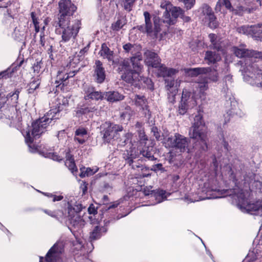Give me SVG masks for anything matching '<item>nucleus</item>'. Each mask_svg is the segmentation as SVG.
I'll use <instances>...</instances> for the list:
<instances>
[{"instance_id":"1","label":"nucleus","mask_w":262,"mask_h":262,"mask_svg":"<svg viewBox=\"0 0 262 262\" xmlns=\"http://www.w3.org/2000/svg\"><path fill=\"white\" fill-rule=\"evenodd\" d=\"M56 119L55 116L52 115V111H50L47 115L33 122L31 129L27 132L25 136L26 142L28 143H32L34 139L39 138L40 136L46 131L51 121Z\"/></svg>"},{"instance_id":"2","label":"nucleus","mask_w":262,"mask_h":262,"mask_svg":"<svg viewBox=\"0 0 262 262\" xmlns=\"http://www.w3.org/2000/svg\"><path fill=\"white\" fill-rule=\"evenodd\" d=\"M189 135L190 138L197 140L200 143V148L206 150L208 148L207 131L205 126L202 116L196 115L194 119V123L190 128Z\"/></svg>"},{"instance_id":"3","label":"nucleus","mask_w":262,"mask_h":262,"mask_svg":"<svg viewBox=\"0 0 262 262\" xmlns=\"http://www.w3.org/2000/svg\"><path fill=\"white\" fill-rule=\"evenodd\" d=\"M58 25L62 29L60 42H67L75 39L80 28L81 22L78 19L72 21L61 20L58 21Z\"/></svg>"},{"instance_id":"4","label":"nucleus","mask_w":262,"mask_h":262,"mask_svg":"<svg viewBox=\"0 0 262 262\" xmlns=\"http://www.w3.org/2000/svg\"><path fill=\"white\" fill-rule=\"evenodd\" d=\"M145 19V25H142L137 26V29L142 33H146L147 34L153 38L161 39L162 37V34L160 33L161 29L159 24L160 19L159 18H154V26L151 21L150 14L147 11L144 12Z\"/></svg>"},{"instance_id":"5","label":"nucleus","mask_w":262,"mask_h":262,"mask_svg":"<svg viewBox=\"0 0 262 262\" xmlns=\"http://www.w3.org/2000/svg\"><path fill=\"white\" fill-rule=\"evenodd\" d=\"M70 58L69 62L67 64L66 67L61 68L58 72L56 82L59 83L58 86L61 84L62 85H66V81L68 78L73 77L78 72V70H73V69L76 68L79 63L80 59L79 56L75 55L72 58Z\"/></svg>"},{"instance_id":"6","label":"nucleus","mask_w":262,"mask_h":262,"mask_svg":"<svg viewBox=\"0 0 262 262\" xmlns=\"http://www.w3.org/2000/svg\"><path fill=\"white\" fill-rule=\"evenodd\" d=\"M244 80L252 85L262 88V71L255 65H249L241 69Z\"/></svg>"},{"instance_id":"7","label":"nucleus","mask_w":262,"mask_h":262,"mask_svg":"<svg viewBox=\"0 0 262 262\" xmlns=\"http://www.w3.org/2000/svg\"><path fill=\"white\" fill-rule=\"evenodd\" d=\"M100 130L104 142L109 143L118 139L119 133L123 130V127L119 125L106 122L101 125Z\"/></svg>"},{"instance_id":"8","label":"nucleus","mask_w":262,"mask_h":262,"mask_svg":"<svg viewBox=\"0 0 262 262\" xmlns=\"http://www.w3.org/2000/svg\"><path fill=\"white\" fill-rule=\"evenodd\" d=\"M240 208L243 211L247 212L251 214H258L262 213V201L254 203H247L245 202V195L243 190L237 194Z\"/></svg>"},{"instance_id":"9","label":"nucleus","mask_w":262,"mask_h":262,"mask_svg":"<svg viewBox=\"0 0 262 262\" xmlns=\"http://www.w3.org/2000/svg\"><path fill=\"white\" fill-rule=\"evenodd\" d=\"M59 5V20H70V17L76 10L77 7L70 0H60Z\"/></svg>"},{"instance_id":"10","label":"nucleus","mask_w":262,"mask_h":262,"mask_svg":"<svg viewBox=\"0 0 262 262\" xmlns=\"http://www.w3.org/2000/svg\"><path fill=\"white\" fill-rule=\"evenodd\" d=\"M184 10L180 7L171 6L169 11H165L163 16V22L168 26L173 25L176 23L177 18L184 14Z\"/></svg>"},{"instance_id":"11","label":"nucleus","mask_w":262,"mask_h":262,"mask_svg":"<svg viewBox=\"0 0 262 262\" xmlns=\"http://www.w3.org/2000/svg\"><path fill=\"white\" fill-rule=\"evenodd\" d=\"M167 142L168 144H170L171 147L179 150L181 152L189 151V140L179 134H175L173 138H168Z\"/></svg>"},{"instance_id":"12","label":"nucleus","mask_w":262,"mask_h":262,"mask_svg":"<svg viewBox=\"0 0 262 262\" xmlns=\"http://www.w3.org/2000/svg\"><path fill=\"white\" fill-rule=\"evenodd\" d=\"M241 34L251 35L254 39L262 41V25L257 24L253 26H243L237 29Z\"/></svg>"},{"instance_id":"13","label":"nucleus","mask_w":262,"mask_h":262,"mask_svg":"<svg viewBox=\"0 0 262 262\" xmlns=\"http://www.w3.org/2000/svg\"><path fill=\"white\" fill-rule=\"evenodd\" d=\"M122 67L125 71L121 76L123 80L130 83L140 80V75L131 70L128 60H124L122 62Z\"/></svg>"},{"instance_id":"14","label":"nucleus","mask_w":262,"mask_h":262,"mask_svg":"<svg viewBox=\"0 0 262 262\" xmlns=\"http://www.w3.org/2000/svg\"><path fill=\"white\" fill-rule=\"evenodd\" d=\"M61 252V247H59L58 244H55L47 254L45 261H43V257H40L39 262H60V254Z\"/></svg>"},{"instance_id":"15","label":"nucleus","mask_w":262,"mask_h":262,"mask_svg":"<svg viewBox=\"0 0 262 262\" xmlns=\"http://www.w3.org/2000/svg\"><path fill=\"white\" fill-rule=\"evenodd\" d=\"M196 105V102L193 98L187 97V94L183 92L182 96V100L180 105L179 106V113L180 114L184 115L186 113L189 108L193 107Z\"/></svg>"},{"instance_id":"16","label":"nucleus","mask_w":262,"mask_h":262,"mask_svg":"<svg viewBox=\"0 0 262 262\" xmlns=\"http://www.w3.org/2000/svg\"><path fill=\"white\" fill-rule=\"evenodd\" d=\"M144 54V62L147 66L155 68L159 67L161 60L156 53L147 50Z\"/></svg>"},{"instance_id":"17","label":"nucleus","mask_w":262,"mask_h":262,"mask_svg":"<svg viewBox=\"0 0 262 262\" xmlns=\"http://www.w3.org/2000/svg\"><path fill=\"white\" fill-rule=\"evenodd\" d=\"M202 13L205 16V19L209 21V25L211 28H215L217 26L216 17L210 7L207 4H204L202 7Z\"/></svg>"},{"instance_id":"18","label":"nucleus","mask_w":262,"mask_h":262,"mask_svg":"<svg viewBox=\"0 0 262 262\" xmlns=\"http://www.w3.org/2000/svg\"><path fill=\"white\" fill-rule=\"evenodd\" d=\"M94 68L93 77L97 83H102L105 78V72L102 62L99 60H96Z\"/></svg>"},{"instance_id":"19","label":"nucleus","mask_w":262,"mask_h":262,"mask_svg":"<svg viewBox=\"0 0 262 262\" xmlns=\"http://www.w3.org/2000/svg\"><path fill=\"white\" fill-rule=\"evenodd\" d=\"M84 99L85 100H99L104 98V94L96 91L94 88L88 86L84 89Z\"/></svg>"},{"instance_id":"20","label":"nucleus","mask_w":262,"mask_h":262,"mask_svg":"<svg viewBox=\"0 0 262 262\" xmlns=\"http://www.w3.org/2000/svg\"><path fill=\"white\" fill-rule=\"evenodd\" d=\"M68 217L70 225L74 229L79 230L84 227L85 222L79 214L68 215Z\"/></svg>"},{"instance_id":"21","label":"nucleus","mask_w":262,"mask_h":262,"mask_svg":"<svg viewBox=\"0 0 262 262\" xmlns=\"http://www.w3.org/2000/svg\"><path fill=\"white\" fill-rule=\"evenodd\" d=\"M142 59V57L140 53H138L135 56L130 58L132 63L133 71L140 75L142 69V66L140 63V61Z\"/></svg>"},{"instance_id":"22","label":"nucleus","mask_w":262,"mask_h":262,"mask_svg":"<svg viewBox=\"0 0 262 262\" xmlns=\"http://www.w3.org/2000/svg\"><path fill=\"white\" fill-rule=\"evenodd\" d=\"M88 138V132L85 128H79L75 131L74 140L78 143H84Z\"/></svg>"},{"instance_id":"23","label":"nucleus","mask_w":262,"mask_h":262,"mask_svg":"<svg viewBox=\"0 0 262 262\" xmlns=\"http://www.w3.org/2000/svg\"><path fill=\"white\" fill-rule=\"evenodd\" d=\"M178 72V71L172 68L168 69L165 66H161L159 67L158 71L159 76L166 77H171Z\"/></svg>"},{"instance_id":"24","label":"nucleus","mask_w":262,"mask_h":262,"mask_svg":"<svg viewBox=\"0 0 262 262\" xmlns=\"http://www.w3.org/2000/svg\"><path fill=\"white\" fill-rule=\"evenodd\" d=\"M104 99L110 102L120 101L124 98V96L117 92H107L104 93Z\"/></svg>"},{"instance_id":"25","label":"nucleus","mask_w":262,"mask_h":262,"mask_svg":"<svg viewBox=\"0 0 262 262\" xmlns=\"http://www.w3.org/2000/svg\"><path fill=\"white\" fill-rule=\"evenodd\" d=\"M68 215L78 214L82 209V205L77 202L72 203V202L68 203Z\"/></svg>"},{"instance_id":"26","label":"nucleus","mask_w":262,"mask_h":262,"mask_svg":"<svg viewBox=\"0 0 262 262\" xmlns=\"http://www.w3.org/2000/svg\"><path fill=\"white\" fill-rule=\"evenodd\" d=\"M205 59L208 61V64L215 63L221 59V56L215 52L207 51Z\"/></svg>"},{"instance_id":"27","label":"nucleus","mask_w":262,"mask_h":262,"mask_svg":"<svg viewBox=\"0 0 262 262\" xmlns=\"http://www.w3.org/2000/svg\"><path fill=\"white\" fill-rule=\"evenodd\" d=\"M106 229L103 226H96L92 232H91L90 238L91 240H96L99 238L103 233L106 232Z\"/></svg>"},{"instance_id":"28","label":"nucleus","mask_w":262,"mask_h":262,"mask_svg":"<svg viewBox=\"0 0 262 262\" xmlns=\"http://www.w3.org/2000/svg\"><path fill=\"white\" fill-rule=\"evenodd\" d=\"M210 69L205 68H189L184 70L185 72L191 77L197 76L200 74L207 73Z\"/></svg>"},{"instance_id":"29","label":"nucleus","mask_w":262,"mask_h":262,"mask_svg":"<svg viewBox=\"0 0 262 262\" xmlns=\"http://www.w3.org/2000/svg\"><path fill=\"white\" fill-rule=\"evenodd\" d=\"M99 54L101 56L104 58H107L109 61L113 60V52L111 51L105 43L102 45L101 49Z\"/></svg>"},{"instance_id":"30","label":"nucleus","mask_w":262,"mask_h":262,"mask_svg":"<svg viewBox=\"0 0 262 262\" xmlns=\"http://www.w3.org/2000/svg\"><path fill=\"white\" fill-rule=\"evenodd\" d=\"M232 51L238 57H248L249 50L245 48L244 45H242L239 47H234L232 48Z\"/></svg>"},{"instance_id":"31","label":"nucleus","mask_w":262,"mask_h":262,"mask_svg":"<svg viewBox=\"0 0 262 262\" xmlns=\"http://www.w3.org/2000/svg\"><path fill=\"white\" fill-rule=\"evenodd\" d=\"M57 105H67L68 104V100L67 98L64 97L62 96H60L57 98ZM60 108V106H58V109L55 108L51 110V111H52V115H54L56 119L58 118V112Z\"/></svg>"},{"instance_id":"32","label":"nucleus","mask_w":262,"mask_h":262,"mask_svg":"<svg viewBox=\"0 0 262 262\" xmlns=\"http://www.w3.org/2000/svg\"><path fill=\"white\" fill-rule=\"evenodd\" d=\"M126 24V20L123 16L118 17L116 22L112 24L111 28L114 31H119Z\"/></svg>"},{"instance_id":"33","label":"nucleus","mask_w":262,"mask_h":262,"mask_svg":"<svg viewBox=\"0 0 262 262\" xmlns=\"http://www.w3.org/2000/svg\"><path fill=\"white\" fill-rule=\"evenodd\" d=\"M205 69H209L210 70L206 73L203 74H207V79H209L210 81L213 82H216L219 79V73L217 70L210 67L205 68Z\"/></svg>"},{"instance_id":"34","label":"nucleus","mask_w":262,"mask_h":262,"mask_svg":"<svg viewBox=\"0 0 262 262\" xmlns=\"http://www.w3.org/2000/svg\"><path fill=\"white\" fill-rule=\"evenodd\" d=\"M19 91L16 90L13 93L9 94L7 97V100L12 105L15 106L18 102Z\"/></svg>"},{"instance_id":"35","label":"nucleus","mask_w":262,"mask_h":262,"mask_svg":"<svg viewBox=\"0 0 262 262\" xmlns=\"http://www.w3.org/2000/svg\"><path fill=\"white\" fill-rule=\"evenodd\" d=\"M98 168H91L90 167H81L80 168V173L79 174L81 178L89 177L94 174L98 171Z\"/></svg>"},{"instance_id":"36","label":"nucleus","mask_w":262,"mask_h":262,"mask_svg":"<svg viewBox=\"0 0 262 262\" xmlns=\"http://www.w3.org/2000/svg\"><path fill=\"white\" fill-rule=\"evenodd\" d=\"M140 154L149 160L152 161L155 159L154 156V150L152 147H146L145 149L140 151Z\"/></svg>"},{"instance_id":"37","label":"nucleus","mask_w":262,"mask_h":262,"mask_svg":"<svg viewBox=\"0 0 262 262\" xmlns=\"http://www.w3.org/2000/svg\"><path fill=\"white\" fill-rule=\"evenodd\" d=\"M97 110L96 106H83L79 108L76 112V114L78 116L82 115L83 114H86L90 112H94Z\"/></svg>"},{"instance_id":"38","label":"nucleus","mask_w":262,"mask_h":262,"mask_svg":"<svg viewBox=\"0 0 262 262\" xmlns=\"http://www.w3.org/2000/svg\"><path fill=\"white\" fill-rule=\"evenodd\" d=\"M127 158L126 159L127 163L130 165L133 163V159H136L139 156V152L136 151L135 148H132L127 154Z\"/></svg>"},{"instance_id":"39","label":"nucleus","mask_w":262,"mask_h":262,"mask_svg":"<svg viewBox=\"0 0 262 262\" xmlns=\"http://www.w3.org/2000/svg\"><path fill=\"white\" fill-rule=\"evenodd\" d=\"M134 99L135 103L137 106H140L143 109L146 108V101L144 97L136 95Z\"/></svg>"},{"instance_id":"40","label":"nucleus","mask_w":262,"mask_h":262,"mask_svg":"<svg viewBox=\"0 0 262 262\" xmlns=\"http://www.w3.org/2000/svg\"><path fill=\"white\" fill-rule=\"evenodd\" d=\"M209 38L212 45L213 49L219 51L222 49L221 43L216 40V36L214 34H210Z\"/></svg>"},{"instance_id":"41","label":"nucleus","mask_w":262,"mask_h":262,"mask_svg":"<svg viewBox=\"0 0 262 262\" xmlns=\"http://www.w3.org/2000/svg\"><path fill=\"white\" fill-rule=\"evenodd\" d=\"M222 5H224L228 9H230L231 8V5L229 0H219L215 7V10L221 11Z\"/></svg>"},{"instance_id":"42","label":"nucleus","mask_w":262,"mask_h":262,"mask_svg":"<svg viewBox=\"0 0 262 262\" xmlns=\"http://www.w3.org/2000/svg\"><path fill=\"white\" fill-rule=\"evenodd\" d=\"M136 0H121V5L124 9L130 11Z\"/></svg>"},{"instance_id":"43","label":"nucleus","mask_w":262,"mask_h":262,"mask_svg":"<svg viewBox=\"0 0 262 262\" xmlns=\"http://www.w3.org/2000/svg\"><path fill=\"white\" fill-rule=\"evenodd\" d=\"M40 81L38 79L35 80H33L32 81H31L29 86V89H28V92L29 93H32L33 92L38 88L39 85H40Z\"/></svg>"},{"instance_id":"44","label":"nucleus","mask_w":262,"mask_h":262,"mask_svg":"<svg viewBox=\"0 0 262 262\" xmlns=\"http://www.w3.org/2000/svg\"><path fill=\"white\" fill-rule=\"evenodd\" d=\"M65 165L68 167L69 169L72 173H74V171H76L77 170L74 159L66 160Z\"/></svg>"},{"instance_id":"45","label":"nucleus","mask_w":262,"mask_h":262,"mask_svg":"<svg viewBox=\"0 0 262 262\" xmlns=\"http://www.w3.org/2000/svg\"><path fill=\"white\" fill-rule=\"evenodd\" d=\"M248 57L262 59V52L252 50H249Z\"/></svg>"},{"instance_id":"46","label":"nucleus","mask_w":262,"mask_h":262,"mask_svg":"<svg viewBox=\"0 0 262 262\" xmlns=\"http://www.w3.org/2000/svg\"><path fill=\"white\" fill-rule=\"evenodd\" d=\"M182 2L187 10L191 9L195 4V0H178Z\"/></svg>"},{"instance_id":"47","label":"nucleus","mask_w":262,"mask_h":262,"mask_svg":"<svg viewBox=\"0 0 262 262\" xmlns=\"http://www.w3.org/2000/svg\"><path fill=\"white\" fill-rule=\"evenodd\" d=\"M198 88L200 90V93L203 94L208 89V81L207 79L203 82H199Z\"/></svg>"},{"instance_id":"48","label":"nucleus","mask_w":262,"mask_h":262,"mask_svg":"<svg viewBox=\"0 0 262 262\" xmlns=\"http://www.w3.org/2000/svg\"><path fill=\"white\" fill-rule=\"evenodd\" d=\"M135 48L134 45L130 43H126L123 46V49L126 52H130L132 54H134Z\"/></svg>"},{"instance_id":"49","label":"nucleus","mask_w":262,"mask_h":262,"mask_svg":"<svg viewBox=\"0 0 262 262\" xmlns=\"http://www.w3.org/2000/svg\"><path fill=\"white\" fill-rule=\"evenodd\" d=\"M172 6L167 0H163L161 4V7L165 9V11H169V8Z\"/></svg>"},{"instance_id":"50","label":"nucleus","mask_w":262,"mask_h":262,"mask_svg":"<svg viewBox=\"0 0 262 262\" xmlns=\"http://www.w3.org/2000/svg\"><path fill=\"white\" fill-rule=\"evenodd\" d=\"M32 17L33 23L34 25L35 32H36V33H37L39 32V29H40V27L39 26V23L38 22L37 18H36L34 16L33 13H32Z\"/></svg>"},{"instance_id":"51","label":"nucleus","mask_w":262,"mask_h":262,"mask_svg":"<svg viewBox=\"0 0 262 262\" xmlns=\"http://www.w3.org/2000/svg\"><path fill=\"white\" fill-rule=\"evenodd\" d=\"M166 87L167 90L174 87V81L173 79H165Z\"/></svg>"},{"instance_id":"52","label":"nucleus","mask_w":262,"mask_h":262,"mask_svg":"<svg viewBox=\"0 0 262 262\" xmlns=\"http://www.w3.org/2000/svg\"><path fill=\"white\" fill-rule=\"evenodd\" d=\"M165 191L163 190H159L157 193V196L160 197L161 198V200L158 201V203H160L163 201L164 198H165L166 196H165Z\"/></svg>"},{"instance_id":"53","label":"nucleus","mask_w":262,"mask_h":262,"mask_svg":"<svg viewBox=\"0 0 262 262\" xmlns=\"http://www.w3.org/2000/svg\"><path fill=\"white\" fill-rule=\"evenodd\" d=\"M88 185V183H86L85 182H82L80 188L82 190L83 194H85V193L87 191Z\"/></svg>"},{"instance_id":"54","label":"nucleus","mask_w":262,"mask_h":262,"mask_svg":"<svg viewBox=\"0 0 262 262\" xmlns=\"http://www.w3.org/2000/svg\"><path fill=\"white\" fill-rule=\"evenodd\" d=\"M46 195L48 196H50L51 197H52L53 202L59 201L63 199V196L61 195L56 196V195H52V194H50V195L46 194Z\"/></svg>"},{"instance_id":"55","label":"nucleus","mask_w":262,"mask_h":262,"mask_svg":"<svg viewBox=\"0 0 262 262\" xmlns=\"http://www.w3.org/2000/svg\"><path fill=\"white\" fill-rule=\"evenodd\" d=\"M88 211L90 214H95L97 213V210L93 204H91L89 207Z\"/></svg>"},{"instance_id":"56","label":"nucleus","mask_w":262,"mask_h":262,"mask_svg":"<svg viewBox=\"0 0 262 262\" xmlns=\"http://www.w3.org/2000/svg\"><path fill=\"white\" fill-rule=\"evenodd\" d=\"M130 165H132V168L134 169H136L138 168H141V170H143V168H144V166L140 164L139 163L134 164V162H133V164H131Z\"/></svg>"},{"instance_id":"57","label":"nucleus","mask_w":262,"mask_h":262,"mask_svg":"<svg viewBox=\"0 0 262 262\" xmlns=\"http://www.w3.org/2000/svg\"><path fill=\"white\" fill-rule=\"evenodd\" d=\"M180 17L185 22H189L191 20V18L189 16H185L184 14H183Z\"/></svg>"},{"instance_id":"58","label":"nucleus","mask_w":262,"mask_h":262,"mask_svg":"<svg viewBox=\"0 0 262 262\" xmlns=\"http://www.w3.org/2000/svg\"><path fill=\"white\" fill-rule=\"evenodd\" d=\"M131 137H132V134H130V133L126 134L125 135V139L122 142V143H123V144H122V145H124L126 143V140H129V139H130L131 138Z\"/></svg>"},{"instance_id":"59","label":"nucleus","mask_w":262,"mask_h":262,"mask_svg":"<svg viewBox=\"0 0 262 262\" xmlns=\"http://www.w3.org/2000/svg\"><path fill=\"white\" fill-rule=\"evenodd\" d=\"M66 134L64 133V130H61L60 131L57 135V137L59 139H60L61 138H63L65 137Z\"/></svg>"},{"instance_id":"60","label":"nucleus","mask_w":262,"mask_h":262,"mask_svg":"<svg viewBox=\"0 0 262 262\" xmlns=\"http://www.w3.org/2000/svg\"><path fill=\"white\" fill-rule=\"evenodd\" d=\"M66 160H70L71 159H74L73 156L70 154L69 150H68L67 151H66Z\"/></svg>"},{"instance_id":"61","label":"nucleus","mask_w":262,"mask_h":262,"mask_svg":"<svg viewBox=\"0 0 262 262\" xmlns=\"http://www.w3.org/2000/svg\"><path fill=\"white\" fill-rule=\"evenodd\" d=\"M52 158L53 159V160L57 161H60L62 160L60 157H59L58 155H55L54 154H52Z\"/></svg>"},{"instance_id":"62","label":"nucleus","mask_w":262,"mask_h":262,"mask_svg":"<svg viewBox=\"0 0 262 262\" xmlns=\"http://www.w3.org/2000/svg\"><path fill=\"white\" fill-rule=\"evenodd\" d=\"M151 188H146L144 189V194L146 195H149L151 193V192H152V190H151Z\"/></svg>"},{"instance_id":"63","label":"nucleus","mask_w":262,"mask_h":262,"mask_svg":"<svg viewBox=\"0 0 262 262\" xmlns=\"http://www.w3.org/2000/svg\"><path fill=\"white\" fill-rule=\"evenodd\" d=\"M40 43L42 46H44L45 45V40H44V33L43 32H41V34H40Z\"/></svg>"},{"instance_id":"64","label":"nucleus","mask_w":262,"mask_h":262,"mask_svg":"<svg viewBox=\"0 0 262 262\" xmlns=\"http://www.w3.org/2000/svg\"><path fill=\"white\" fill-rule=\"evenodd\" d=\"M231 80H232V76L228 75H226L225 77V81L227 82V81L228 82H231Z\"/></svg>"}]
</instances>
